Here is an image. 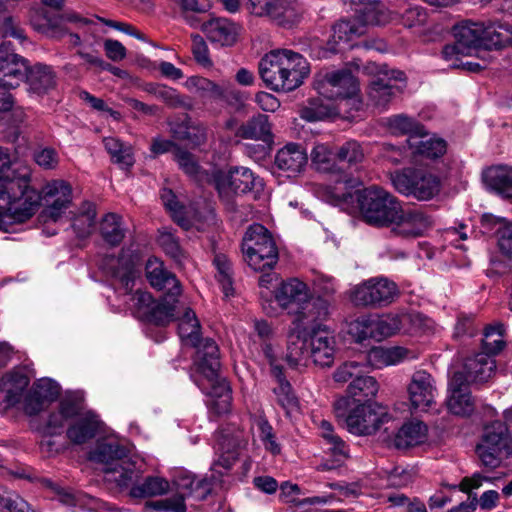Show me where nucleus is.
<instances>
[{
    "label": "nucleus",
    "instance_id": "obj_1",
    "mask_svg": "<svg viewBox=\"0 0 512 512\" xmlns=\"http://www.w3.org/2000/svg\"><path fill=\"white\" fill-rule=\"evenodd\" d=\"M19 205L24 216H33L41 205V194L32 179V169L16 152L0 147V207Z\"/></svg>",
    "mask_w": 512,
    "mask_h": 512
},
{
    "label": "nucleus",
    "instance_id": "obj_2",
    "mask_svg": "<svg viewBox=\"0 0 512 512\" xmlns=\"http://www.w3.org/2000/svg\"><path fill=\"white\" fill-rule=\"evenodd\" d=\"M333 204L346 209L350 203L357 202L362 219L378 228L390 227L401 212V201L384 188L371 185L354 193L333 194Z\"/></svg>",
    "mask_w": 512,
    "mask_h": 512
},
{
    "label": "nucleus",
    "instance_id": "obj_3",
    "mask_svg": "<svg viewBox=\"0 0 512 512\" xmlns=\"http://www.w3.org/2000/svg\"><path fill=\"white\" fill-rule=\"evenodd\" d=\"M259 75L266 87L275 92H290L300 87L310 69L306 59L288 49L266 53L258 65Z\"/></svg>",
    "mask_w": 512,
    "mask_h": 512
},
{
    "label": "nucleus",
    "instance_id": "obj_4",
    "mask_svg": "<svg viewBox=\"0 0 512 512\" xmlns=\"http://www.w3.org/2000/svg\"><path fill=\"white\" fill-rule=\"evenodd\" d=\"M91 459L104 465L103 471L120 487H128L137 481L142 473V463L132 459L129 451L118 443H101L92 453Z\"/></svg>",
    "mask_w": 512,
    "mask_h": 512
},
{
    "label": "nucleus",
    "instance_id": "obj_5",
    "mask_svg": "<svg viewBox=\"0 0 512 512\" xmlns=\"http://www.w3.org/2000/svg\"><path fill=\"white\" fill-rule=\"evenodd\" d=\"M335 416L346 424L355 435H371L388 421L384 408L378 404H355L350 398H340L334 403Z\"/></svg>",
    "mask_w": 512,
    "mask_h": 512
},
{
    "label": "nucleus",
    "instance_id": "obj_6",
    "mask_svg": "<svg viewBox=\"0 0 512 512\" xmlns=\"http://www.w3.org/2000/svg\"><path fill=\"white\" fill-rule=\"evenodd\" d=\"M243 259L254 271L264 272L275 267L279 252L271 232L261 224L247 229L242 240Z\"/></svg>",
    "mask_w": 512,
    "mask_h": 512
},
{
    "label": "nucleus",
    "instance_id": "obj_7",
    "mask_svg": "<svg viewBox=\"0 0 512 512\" xmlns=\"http://www.w3.org/2000/svg\"><path fill=\"white\" fill-rule=\"evenodd\" d=\"M390 181L394 189L406 197L428 201L439 194L440 178L432 172L416 167H406L391 172Z\"/></svg>",
    "mask_w": 512,
    "mask_h": 512
},
{
    "label": "nucleus",
    "instance_id": "obj_8",
    "mask_svg": "<svg viewBox=\"0 0 512 512\" xmlns=\"http://www.w3.org/2000/svg\"><path fill=\"white\" fill-rule=\"evenodd\" d=\"M475 453L481 465L490 470L500 466L504 455H512V435L506 423L497 420L485 425Z\"/></svg>",
    "mask_w": 512,
    "mask_h": 512
},
{
    "label": "nucleus",
    "instance_id": "obj_9",
    "mask_svg": "<svg viewBox=\"0 0 512 512\" xmlns=\"http://www.w3.org/2000/svg\"><path fill=\"white\" fill-rule=\"evenodd\" d=\"M175 485L180 491L174 497L147 501L145 509L154 512H186L184 499L194 496L197 500H204L211 493V485L206 479H197L195 476L181 472L175 479Z\"/></svg>",
    "mask_w": 512,
    "mask_h": 512
},
{
    "label": "nucleus",
    "instance_id": "obj_10",
    "mask_svg": "<svg viewBox=\"0 0 512 512\" xmlns=\"http://www.w3.org/2000/svg\"><path fill=\"white\" fill-rule=\"evenodd\" d=\"M397 297V285L386 278H371L349 291V300L356 307L380 308L391 304Z\"/></svg>",
    "mask_w": 512,
    "mask_h": 512
},
{
    "label": "nucleus",
    "instance_id": "obj_11",
    "mask_svg": "<svg viewBox=\"0 0 512 512\" xmlns=\"http://www.w3.org/2000/svg\"><path fill=\"white\" fill-rule=\"evenodd\" d=\"M314 87L320 95L331 100L350 98L359 90L357 78L347 68L319 74Z\"/></svg>",
    "mask_w": 512,
    "mask_h": 512
},
{
    "label": "nucleus",
    "instance_id": "obj_12",
    "mask_svg": "<svg viewBox=\"0 0 512 512\" xmlns=\"http://www.w3.org/2000/svg\"><path fill=\"white\" fill-rule=\"evenodd\" d=\"M455 43L447 44L442 49L444 60H453L457 55H470L473 49L482 46L484 24L463 20L452 28Z\"/></svg>",
    "mask_w": 512,
    "mask_h": 512
},
{
    "label": "nucleus",
    "instance_id": "obj_13",
    "mask_svg": "<svg viewBox=\"0 0 512 512\" xmlns=\"http://www.w3.org/2000/svg\"><path fill=\"white\" fill-rule=\"evenodd\" d=\"M40 194L45 206L42 211L45 220L56 222L72 202V187L64 180L47 183Z\"/></svg>",
    "mask_w": 512,
    "mask_h": 512
},
{
    "label": "nucleus",
    "instance_id": "obj_14",
    "mask_svg": "<svg viewBox=\"0 0 512 512\" xmlns=\"http://www.w3.org/2000/svg\"><path fill=\"white\" fill-rule=\"evenodd\" d=\"M434 220L421 208L404 209L398 213L395 223L392 224V232L402 237H419L432 228Z\"/></svg>",
    "mask_w": 512,
    "mask_h": 512
},
{
    "label": "nucleus",
    "instance_id": "obj_15",
    "mask_svg": "<svg viewBox=\"0 0 512 512\" xmlns=\"http://www.w3.org/2000/svg\"><path fill=\"white\" fill-rule=\"evenodd\" d=\"M330 301L323 297L309 296L303 305L293 313L295 322L303 329V331L319 330L324 331L322 322L329 316Z\"/></svg>",
    "mask_w": 512,
    "mask_h": 512
},
{
    "label": "nucleus",
    "instance_id": "obj_16",
    "mask_svg": "<svg viewBox=\"0 0 512 512\" xmlns=\"http://www.w3.org/2000/svg\"><path fill=\"white\" fill-rule=\"evenodd\" d=\"M392 81H406V75L399 70H382L369 84L368 97L375 106L385 107L401 88Z\"/></svg>",
    "mask_w": 512,
    "mask_h": 512
},
{
    "label": "nucleus",
    "instance_id": "obj_17",
    "mask_svg": "<svg viewBox=\"0 0 512 512\" xmlns=\"http://www.w3.org/2000/svg\"><path fill=\"white\" fill-rule=\"evenodd\" d=\"M407 392L411 409L415 411H427L435 399L436 387L431 374L424 370L413 373Z\"/></svg>",
    "mask_w": 512,
    "mask_h": 512
},
{
    "label": "nucleus",
    "instance_id": "obj_18",
    "mask_svg": "<svg viewBox=\"0 0 512 512\" xmlns=\"http://www.w3.org/2000/svg\"><path fill=\"white\" fill-rule=\"evenodd\" d=\"M257 15H267L282 26L292 25L300 17L296 0H251Z\"/></svg>",
    "mask_w": 512,
    "mask_h": 512
},
{
    "label": "nucleus",
    "instance_id": "obj_19",
    "mask_svg": "<svg viewBox=\"0 0 512 512\" xmlns=\"http://www.w3.org/2000/svg\"><path fill=\"white\" fill-rule=\"evenodd\" d=\"M201 29L212 43L230 47L237 42L242 27L228 18H212L205 21Z\"/></svg>",
    "mask_w": 512,
    "mask_h": 512
},
{
    "label": "nucleus",
    "instance_id": "obj_20",
    "mask_svg": "<svg viewBox=\"0 0 512 512\" xmlns=\"http://www.w3.org/2000/svg\"><path fill=\"white\" fill-rule=\"evenodd\" d=\"M451 395L447 401L448 409L458 416H468L475 408L474 401L465 384L464 373L455 372L449 382Z\"/></svg>",
    "mask_w": 512,
    "mask_h": 512
},
{
    "label": "nucleus",
    "instance_id": "obj_21",
    "mask_svg": "<svg viewBox=\"0 0 512 512\" xmlns=\"http://www.w3.org/2000/svg\"><path fill=\"white\" fill-rule=\"evenodd\" d=\"M354 326L359 331L358 338L363 341L367 338H374L378 341L389 337L399 330V320L393 316H383L374 319L362 318L358 319Z\"/></svg>",
    "mask_w": 512,
    "mask_h": 512
},
{
    "label": "nucleus",
    "instance_id": "obj_22",
    "mask_svg": "<svg viewBox=\"0 0 512 512\" xmlns=\"http://www.w3.org/2000/svg\"><path fill=\"white\" fill-rule=\"evenodd\" d=\"M28 60L22 56L0 50V86L16 88L25 81Z\"/></svg>",
    "mask_w": 512,
    "mask_h": 512
},
{
    "label": "nucleus",
    "instance_id": "obj_23",
    "mask_svg": "<svg viewBox=\"0 0 512 512\" xmlns=\"http://www.w3.org/2000/svg\"><path fill=\"white\" fill-rule=\"evenodd\" d=\"M307 161V152L301 144L288 143L277 151L274 165L290 177L301 172Z\"/></svg>",
    "mask_w": 512,
    "mask_h": 512
},
{
    "label": "nucleus",
    "instance_id": "obj_24",
    "mask_svg": "<svg viewBox=\"0 0 512 512\" xmlns=\"http://www.w3.org/2000/svg\"><path fill=\"white\" fill-rule=\"evenodd\" d=\"M145 275L152 287L180 295L181 285L176 276L164 268V264L157 258H150L145 265Z\"/></svg>",
    "mask_w": 512,
    "mask_h": 512
},
{
    "label": "nucleus",
    "instance_id": "obj_25",
    "mask_svg": "<svg viewBox=\"0 0 512 512\" xmlns=\"http://www.w3.org/2000/svg\"><path fill=\"white\" fill-rule=\"evenodd\" d=\"M309 289L307 285L296 279H289L283 282L276 292L275 298L279 306L287 310L289 314L293 315L299 306L309 297Z\"/></svg>",
    "mask_w": 512,
    "mask_h": 512
},
{
    "label": "nucleus",
    "instance_id": "obj_26",
    "mask_svg": "<svg viewBox=\"0 0 512 512\" xmlns=\"http://www.w3.org/2000/svg\"><path fill=\"white\" fill-rule=\"evenodd\" d=\"M334 339L327 331L309 332L310 362L321 367H329L334 361Z\"/></svg>",
    "mask_w": 512,
    "mask_h": 512
},
{
    "label": "nucleus",
    "instance_id": "obj_27",
    "mask_svg": "<svg viewBox=\"0 0 512 512\" xmlns=\"http://www.w3.org/2000/svg\"><path fill=\"white\" fill-rule=\"evenodd\" d=\"M197 368L207 380L217 379L220 370L219 347L211 338L201 339L197 346Z\"/></svg>",
    "mask_w": 512,
    "mask_h": 512
},
{
    "label": "nucleus",
    "instance_id": "obj_28",
    "mask_svg": "<svg viewBox=\"0 0 512 512\" xmlns=\"http://www.w3.org/2000/svg\"><path fill=\"white\" fill-rule=\"evenodd\" d=\"M355 5L356 20L363 28L367 25H385L394 18V13L382 0H365Z\"/></svg>",
    "mask_w": 512,
    "mask_h": 512
},
{
    "label": "nucleus",
    "instance_id": "obj_29",
    "mask_svg": "<svg viewBox=\"0 0 512 512\" xmlns=\"http://www.w3.org/2000/svg\"><path fill=\"white\" fill-rule=\"evenodd\" d=\"M496 369L495 360L485 353H477L468 357L463 365L465 384L483 383L488 381Z\"/></svg>",
    "mask_w": 512,
    "mask_h": 512
},
{
    "label": "nucleus",
    "instance_id": "obj_30",
    "mask_svg": "<svg viewBox=\"0 0 512 512\" xmlns=\"http://www.w3.org/2000/svg\"><path fill=\"white\" fill-rule=\"evenodd\" d=\"M336 159L338 165L343 168L347 165L348 168L357 169L358 165L364 159V151L361 144L356 140H348L340 146H336ZM340 175V180L348 185H354L355 180L352 173H345L343 171Z\"/></svg>",
    "mask_w": 512,
    "mask_h": 512
},
{
    "label": "nucleus",
    "instance_id": "obj_31",
    "mask_svg": "<svg viewBox=\"0 0 512 512\" xmlns=\"http://www.w3.org/2000/svg\"><path fill=\"white\" fill-rule=\"evenodd\" d=\"M56 73L53 68L43 63L28 65L25 82L29 89L39 95L46 94L56 86Z\"/></svg>",
    "mask_w": 512,
    "mask_h": 512
},
{
    "label": "nucleus",
    "instance_id": "obj_32",
    "mask_svg": "<svg viewBox=\"0 0 512 512\" xmlns=\"http://www.w3.org/2000/svg\"><path fill=\"white\" fill-rule=\"evenodd\" d=\"M29 385V378L22 372L12 371L0 379V399L7 406L19 403L23 391Z\"/></svg>",
    "mask_w": 512,
    "mask_h": 512
},
{
    "label": "nucleus",
    "instance_id": "obj_33",
    "mask_svg": "<svg viewBox=\"0 0 512 512\" xmlns=\"http://www.w3.org/2000/svg\"><path fill=\"white\" fill-rule=\"evenodd\" d=\"M286 360L292 367L309 365V333L299 329L289 333Z\"/></svg>",
    "mask_w": 512,
    "mask_h": 512
},
{
    "label": "nucleus",
    "instance_id": "obj_34",
    "mask_svg": "<svg viewBox=\"0 0 512 512\" xmlns=\"http://www.w3.org/2000/svg\"><path fill=\"white\" fill-rule=\"evenodd\" d=\"M235 136L242 139L260 140L265 143L271 142L273 134L269 117L264 114H257L249 118L237 128Z\"/></svg>",
    "mask_w": 512,
    "mask_h": 512
},
{
    "label": "nucleus",
    "instance_id": "obj_35",
    "mask_svg": "<svg viewBox=\"0 0 512 512\" xmlns=\"http://www.w3.org/2000/svg\"><path fill=\"white\" fill-rule=\"evenodd\" d=\"M226 180L230 189L236 194L258 192L263 187L262 179L246 167H234L229 170Z\"/></svg>",
    "mask_w": 512,
    "mask_h": 512
},
{
    "label": "nucleus",
    "instance_id": "obj_36",
    "mask_svg": "<svg viewBox=\"0 0 512 512\" xmlns=\"http://www.w3.org/2000/svg\"><path fill=\"white\" fill-rule=\"evenodd\" d=\"M100 428V421L93 413H87L71 424L67 431V438L76 445H81L93 439Z\"/></svg>",
    "mask_w": 512,
    "mask_h": 512
},
{
    "label": "nucleus",
    "instance_id": "obj_37",
    "mask_svg": "<svg viewBox=\"0 0 512 512\" xmlns=\"http://www.w3.org/2000/svg\"><path fill=\"white\" fill-rule=\"evenodd\" d=\"M179 295H173L172 292L164 293L162 300L154 304L145 321L155 325L164 326L176 319L180 314L181 304L177 300Z\"/></svg>",
    "mask_w": 512,
    "mask_h": 512
},
{
    "label": "nucleus",
    "instance_id": "obj_38",
    "mask_svg": "<svg viewBox=\"0 0 512 512\" xmlns=\"http://www.w3.org/2000/svg\"><path fill=\"white\" fill-rule=\"evenodd\" d=\"M190 120L186 115L184 121L170 124V133L175 140L185 141L195 148L207 141V129L203 125L192 124Z\"/></svg>",
    "mask_w": 512,
    "mask_h": 512
},
{
    "label": "nucleus",
    "instance_id": "obj_39",
    "mask_svg": "<svg viewBox=\"0 0 512 512\" xmlns=\"http://www.w3.org/2000/svg\"><path fill=\"white\" fill-rule=\"evenodd\" d=\"M412 154L426 158L435 159L441 157L446 152V141L441 138L427 137L425 130L420 136H413L406 140Z\"/></svg>",
    "mask_w": 512,
    "mask_h": 512
},
{
    "label": "nucleus",
    "instance_id": "obj_40",
    "mask_svg": "<svg viewBox=\"0 0 512 512\" xmlns=\"http://www.w3.org/2000/svg\"><path fill=\"white\" fill-rule=\"evenodd\" d=\"M378 389L379 385L374 377L362 374L360 377H356L350 382L345 398H350L355 404H376L373 402V399Z\"/></svg>",
    "mask_w": 512,
    "mask_h": 512
},
{
    "label": "nucleus",
    "instance_id": "obj_41",
    "mask_svg": "<svg viewBox=\"0 0 512 512\" xmlns=\"http://www.w3.org/2000/svg\"><path fill=\"white\" fill-rule=\"evenodd\" d=\"M483 181L487 187L506 198H512V168L507 166L491 167L484 171Z\"/></svg>",
    "mask_w": 512,
    "mask_h": 512
},
{
    "label": "nucleus",
    "instance_id": "obj_42",
    "mask_svg": "<svg viewBox=\"0 0 512 512\" xmlns=\"http://www.w3.org/2000/svg\"><path fill=\"white\" fill-rule=\"evenodd\" d=\"M178 320V334L180 338L191 346H197L200 337V323L195 312L188 307L181 305L180 314L176 315Z\"/></svg>",
    "mask_w": 512,
    "mask_h": 512
},
{
    "label": "nucleus",
    "instance_id": "obj_43",
    "mask_svg": "<svg viewBox=\"0 0 512 512\" xmlns=\"http://www.w3.org/2000/svg\"><path fill=\"white\" fill-rule=\"evenodd\" d=\"M365 32L363 25L355 20H340L332 26V34L327 42V50L332 53L339 51L337 45L340 42H348L354 37Z\"/></svg>",
    "mask_w": 512,
    "mask_h": 512
},
{
    "label": "nucleus",
    "instance_id": "obj_44",
    "mask_svg": "<svg viewBox=\"0 0 512 512\" xmlns=\"http://www.w3.org/2000/svg\"><path fill=\"white\" fill-rule=\"evenodd\" d=\"M100 235L111 247L120 245L126 233L122 217L116 213H107L100 221Z\"/></svg>",
    "mask_w": 512,
    "mask_h": 512
},
{
    "label": "nucleus",
    "instance_id": "obj_45",
    "mask_svg": "<svg viewBox=\"0 0 512 512\" xmlns=\"http://www.w3.org/2000/svg\"><path fill=\"white\" fill-rule=\"evenodd\" d=\"M427 427L423 422L405 423L394 438V445L398 449H405L423 442L426 437Z\"/></svg>",
    "mask_w": 512,
    "mask_h": 512
},
{
    "label": "nucleus",
    "instance_id": "obj_46",
    "mask_svg": "<svg viewBox=\"0 0 512 512\" xmlns=\"http://www.w3.org/2000/svg\"><path fill=\"white\" fill-rule=\"evenodd\" d=\"M169 482L159 476H147L141 484L133 485L129 491L132 498H150L162 496L169 492Z\"/></svg>",
    "mask_w": 512,
    "mask_h": 512
},
{
    "label": "nucleus",
    "instance_id": "obj_47",
    "mask_svg": "<svg viewBox=\"0 0 512 512\" xmlns=\"http://www.w3.org/2000/svg\"><path fill=\"white\" fill-rule=\"evenodd\" d=\"M311 161L316 169L333 174H342L343 167L338 165L336 159V149L332 150L326 144H317L311 151Z\"/></svg>",
    "mask_w": 512,
    "mask_h": 512
},
{
    "label": "nucleus",
    "instance_id": "obj_48",
    "mask_svg": "<svg viewBox=\"0 0 512 512\" xmlns=\"http://www.w3.org/2000/svg\"><path fill=\"white\" fill-rule=\"evenodd\" d=\"M512 26L501 23L484 25L482 46L487 49H501L511 42Z\"/></svg>",
    "mask_w": 512,
    "mask_h": 512
},
{
    "label": "nucleus",
    "instance_id": "obj_49",
    "mask_svg": "<svg viewBox=\"0 0 512 512\" xmlns=\"http://www.w3.org/2000/svg\"><path fill=\"white\" fill-rule=\"evenodd\" d=\"M277 385L273 388L278 404L287 412L293 411L298 407V398L296 397L290 382L286 379L284 372L279 376H272Z\"/></svg>",
    "mask_w": 512,
    "mask_h": 512
},
{
    "label": "nucleus",
    "instance_id": "obj_50",
    "mask_svg": "<svg viewBox=\"0 0 512 512\" xmlns=\"http://www.w3.org/2000/svg\"><path fill=\"white\" fill-rule=\"evenodd\" d=\"M96 210L90 202L83 203L81 211L74 217L72 227L80 238L89 236L95 224Z\"/></svg>",
    "mask_w": 512,
    "mask_h": 512
},
{
    "label": "nucleus",
    "instance_id": "obj_51",
    "mask_svg": "<svg viewBox=\"0 0 512 512\" xmlns=\"http://www.w3.org/2000/svg\"><path fill=\"white\" fill-rule=\"evenodd\" d=\"M388 127L394 134L408 135V138L420 136L424 126L413 118L405 115H395L388 119Z\"/></svg>",
    "mask_w": 512,
    "mask_h": 512
},
{
    "label": "nucleus",
    "instance_id": "obj_52",
    "mask_svg": "<svg viewBox=\"0 0 512 512\" xmlns=\"http://www.w3.org/2000/svg\"><path fill=\"white\" fill-rule=\"evenodd\" d=\"M409 351L403 347L395 346L390 348H374L370 351L369 357L376 365H395L404 360Z\"/></svg>",
    "mask_w": 512,
    "mask_h": 512
},
{
    "label": "nucleus",
    "instance_id": "obj_53",
    "mask_svg": "<svg viewBox=\"0 0 512 512\" xmlns=\"http://www.w3.org/2000/svg\"><path fill=\"white\" fill-rule=\"evenodd\" d=\"M0 512H35L17 492L0 487Z\"/></svg>",
    "mask_w": 512,
    "mask_h": 512
},
{
    "label": "nucleus",
    "instance_id": "obj_54",
    "mask_svg": "<svg viewBox=\"0 0 512 512\" xmlns=\"http://www.w3.org/2000/svg\"><path fill=\"white\" fill-rule=\"evenodd\" d=\"M114 262L115 264L111 268V277L119 285V289H122L125 294L131 293L135 281L132 265L127 261L123 262L119 259Z\"/></svg>",
    "mask_w": 512,
    "mask_h": 512
},
{
    "label": "nucleus",
    "instance_id": "obj_55",
    "mask_svg": "<svg viewBox=\"0 0 512 512\" xmlns=\"http://www.w3.org/2000/svg\"><path fill=\"white\" fill-rule=\"evenodd\" d=\"M504 345L503 325L495 324L487 326L484 330V337L482 339V353L492 357V355L499 353L504 348Z\"/></svg>",
    "mask_w": 512,
    "mask_h": 512
},
{
    "label": "nucleus",
    "instance_id": "obj_56",
    "mask_svg": "<svg viewBox=\"0 0 512 512\" xmlns=\"http://www.w3.org/2000/svg\"><path fill=\"white\" fill-rule=\"evenodd\" d=\"M188 84L195 88L203 97L211 99H223L226 97V87L217 84L205 77L193 76L188 80Z\"/></svg>",
    "mask_w": 512,
    "mask_h": 512
},
{
    "label": "nucleus",
    "instance_id": "obj_57",
    "mask_svg": "<svg viewBox=\"0 0 512 512\" xmlns=\"http://www.w3.org/2000/svg\"><path fill=\"white\" fill-rule=\"evenodd\" d=\"M158 100L171 109H183L186 111L194 109V102L190 96L181 94L176 89L166 85H164L160 92Z\"/></svg>",
    "mask_w": 512,
    "mask_h": 512
},
{
    "label": "nucleus",
    "instance_id": "obj_58",
    "mask_svg": "<svg viewBox=\"0 0 512 512\" xmlns=\"http://www.w3.org/2000/svg\"><path fill=\"white\" fill-rule=\"evenodd\" d=\"M174 160L179 168L190 177H197L201 172V167L195 156L182 147L175 150Z\"/></svg>",
    "mask_w": 512,
    "mask_h": 512
},
{
    "label": "nucleus",
    "instance_id": "obj_59",
    "mask_svg": "<svg viewBox=\"0 0 512 512\" xmlns=\"http://www.w3.org/2000/svg\"><path fill=\"white\" fill-rule=\"evenodd\" d=\"M33 160L44 170H54L59 165L60 157L52 147H39L33 151Z\"/></svg>",
    "mask_w": 512,
    "mask_h": 512
},
{
    "label": "nucleus",
    "instance_id": "obj_60",
    "mask_svg": "<svg viewBox=\"0 0 512 512\" xmlns=\"http://www.w3.org/2000/svg\"><path fill=\"white\" fill-rule=\"evenodd\" d=\"M0 208L5 209V211L0 212V230L5 232L9 231L13 224L25 222L31 217L22 215L24 213L21 210L23 207L19 205H7Z\"/></svg>",
    "mask_w": 512,
    "mask_h": 512
},
{
    "label": "nucleus",
    "instance_id": "obj_61",
    "mask_svg": "<svg viewBox=\"0 0 512 512\" xmlns=\"http://www.w3.org/2000/svg\"><path fill=\"white\" fill-rule=\"evenodd\" d=\"M214 263L216 265L218 271V281L222 285V290L225 296H229L232 294V278H231V265L226 256L217 255L214 258Z\"/></svg>",
    "mask_w": 512,
    "mask_h": 512
},
{
    "label": "nucleus",
    "instance_id": "obj_62",
    "mask_svg": "<svg viewBox=\"0 0 512 512\" xmlns=\"http://www.w3.org/2000/svg\"><path fill=\"white\" fill-rule=\"evenodd\" d=\"M191 52L196 63L204 68H211L213 61L209 54L208 46L202 36L195 34L191 36Z\"/></svg>",
    "mask_w": 512,
    "mask_h": 512
},
{
    "label": "nucleus",
    "instance_id": "obj_63",
    "mask_svg": "<svg viewBox=\"0 0 512 512\" xmlns=\"http://www.w3.org/2000/svg\"><path fill=\"white\" fill-rule=\"evenodd\" d=\"M132 301L134 303L135 316L145 321L154 305L151 294L146 291L137 290L132 296Z\"/></svg>",
    "mask_w": 512,
    "mask_h": 512
},
{
    "label": "nucleus",
    "instance_id": "obj_64",
    "mask_svg": "<svg viewBox=\"0 0 512 512\" xmlns=\"http://www.w3.org/2000/svg\"><path fill=\"white\" fill-rule=\"evenodd\" d=\"M362 374V366L355 361H351L339 366L335 370L333 378L338 383H346L350 380L352 381L356 377H360Z\"/></svg>",
    "mask_w": 512,
    "mask_h": 512
}]
</instances>
